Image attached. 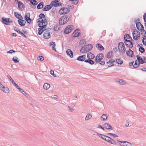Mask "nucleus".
I'll use <instances>...</instances> for the list:
<instances>
[{"label":"nucleus","instance_id":"f257e3e1","mask_svg":"<svg viewBox=\"0 0 146 146\" xmlns=\"http://www.w3.org/2000/svg\"><path fill=\"white\" fill-rule=\"evenodd\" d=\"M92 48L93 46L92 44L86 45L81 48L80 52L82 53H84L90 51L92 49Z\"/></svg>","mask_w":146,"mask_h":146},{"label":"nucleus","instance_id":"f03ea898","mask_svg":"<svg viewBox=\"0 0 146 146\" xmlns=\"http://www.w3.org/2000/svg\"><path fill=\"white\" fill-rule=\"evenodd\" d=\"M118 48L120 52L122 54L124 53L125 52L126 48L123 42H121L118 43Z\"/></svg>","mask_w":146,"mask_h":146},{"label":"nucleus","instance_id":"7ed1b4c3","mask_svg":"<svg viewBox=\"0 0 146 146\" xmlns=\"http://www.w3.org/2000/svg\"><path fill=\"white\" fill-rule=\"evenodd\" d=\"M40 20L38 21V22H39L38 26L39 27L42 26L43 27V28H45L47 24V20L46 19H40Z\"/></svg>","mask_w":146,"mask_h":146},{"label":"nucleus","instance_id":"20e7f679","mask_svg":"<svg viewBox=\"0 0 146 146\" xmlns=\"http://www.w3.org/2000/svg\"><path fill=\"white\" fill-rule=\"evenodd\" d=\"M69 19L67 16H62L60 19L59 23L60 25H62L66 23L69 20Z\"/></svg>","mask_w":146,"mask_h":146},{"label":"nucleus","instance_id":"39448f33","mask_svg":"<svg viewBox=\"0 0 146 146\" xmlns=\"http://www.w3.org/2000/svg\"><path fill=\"white\" fill-rule=\"evenodd\" d=\"M140 33L139 31H133V37L134 40H138L140 38Z\"/></svg>","mask_w":146,"mask_h":146},{"label":"nucleus","instance_id":"423d86ee","mask_svg":"<svg viewBox=\"0 0 146 146\" xmlns=\"http://www.w3.org/2000/svg\"><path fill=\"white\" fill-rule=\"evenodd\" d=\"M69 11L67 8L63 7L60 10L59 13L60 15H64L68 13Z\"/></svg>","mask_w":146,"mask_h":146},{"label":"nucleus","instance_id":"0eeeda50","mask_svg":"<svg viewBox=\"0 0 146 146\" xmlns=\"http://www.w3.org/2000/svg\"><path fill=\"white\" fill-rule=\"evenodd\" d=\"M73 29V25H68L65 29L64 32L65 34H69L72 31Z\"/></svg>","mask_w":146,"mask_h":146},{"label":"nucleus","instance_id":"6e6552de","mask_svg":"<svg viewBox=\"0 0 146 146\" xmlns=\"http://www.w3.org/2000/svg\"><path fill=\"white\" fill-rule=\"evenodd\" d=\"M103 58L104 55L102 53L98 54L96 57V63L100 62Z\"/></svg>","mask_w":146,"mask_h":146},{"label":"nucleus","instance_id":"1a4fd4ad","mask_svg":"<svg viewBox=\"0 0 146 146\" xmlns=\"http://www.w3.org/2000/svg\"><path fill=\"white\" fill-rule=\"evenodd\" d=\"M0 90L3 91L4 93H8L9 92V90L8 88L7 87L4 86L2 84L1 82H0Z\"/></svg>","mask_w":146,"mask_h":146},{"label":"nucleus","instance_id":"9d476101","mask_svg":"<svg viewBox=\"0 0 146 146\" xmlns=\"http://www.w3.org/2000/svg\"><path fill=\"white\" fill-rule=\"evenodd\" d=\"M60 0H55L52 2V5L54 7H59L62 6V4L59 2Z\"/></svg>","mask_w":146,"mask_h":146},{"label":"nucleus","instance_id":"9b49d317","mask_svg":"<svg viewBox=\"0 0 146 146\" xmlns=\"http://www.w3.org/2000/svg\"><path fill=\"white\" fill-rule=\"evenodd\" d=\"M30 14L29 13H26L25 16V19L29 23H30L31 21V19L30 18Z\"/></svg>","mask_w":146,"mask_h":146},{"label":"nucleus","instance_id":"f8f14e48","mask_svg":"<svg viewBox=\"0 0 146 146\" xmlns=\"http://www.w3.org/2000/svg\"><path fill=\"white\" fill-rule=\"evenodd\" d=\"M136 27L137 29L140 31L144 28V27L139 22H137L136 23Z\"/></svg>","mask_w":146,"mask_h":146},{"label":"nucleus","instance_id":"ddd939ff","mask_svg":"<svg viewBox=\"0 0 146 146\" xmlns=\"http://www.w3.org/2000/svg\"><path fill=\"white\" fill-rule=\"evenodd\" d=\"M115 81L118 84L121 85H124L126 84L125 80L117 78L115 79Z\"/></svg>","mask_w":146,"mask_h":146},{"label":"nucleus","instance_id":"4468645a","mask_svg":"<svg viewBox=\"0 0 146 146\" xmlns=\"http://www.w3.org/2000/svg\"><path fill=\"white\" fill-rule=\"evenodd\" d=\"M126 53L127 56L129 57H132L133 56V52L130 48L129 50H127Z\"/></svg>","mask_w":146,"mask_h":146},{"label":"nucleus","instance_id":"2eb2a0df","mask_svg":"<svg viewBox=\"0 0 146 146\" xmlns=\"http://www.w3.org/2000/svg\"><path fill=\"white\" fill-rule=\"evenodd\" d=\"M50 33L48 31H45L43 34V37L45 39H48L50 38Z\"/></svg>","mask_w":146,"mask_h":146},{"label":"nucleus","instance_id":"dca6fc26","mask_svg":"<svg viewBox=\"0 0 146 146\" xmlns=\"http://www.w3.org/2000/svg\"><path fill=\"white\" fill-rule=\"evenodd\" d=\"M2 20L4 24L7 25H8L9 23L11 22V21H9V18H5L4 17H2Z\"/></svg>","mask_w":146,"mask_h":146},{"label":"nucleus","instance_id":"f3484780","mask_svg":"<svg viewBox=\"0 0 146 146\" xmlns=\"http://www.w3.org/2000/svg\"><path fill=\"white\" fill-rule=\"evenodd\" d=\"M52 7V5L51 4L47 5L44 7L42 9V10L43 11H48Z\"/></svg>","mask_w":146,"mask_h":146},{"label":"nucleus","instance_id":"a211bd4d","mask_svg":"<svg viewBox=\"0 0 146 146\" xmlns=\"http://www.w3.org/2000/svg\"><path fill=\"white\" fill-rule=\"evenodd\" d=\"M130 38L131 39V38L129 34H126L124 35V39L126 42H128L131 41L130 40H128Z\"/></svg>","mask_w":146,"mask_h":146},{"label":"nucleus","instance_id":"6ab92c4d","mask_svg":"<svg viewBox=\"0 0 146 146\" xmlns=\"http://www.w3.org/2000/svg\"><path fill=\"white\" fill-rule=\"evenodd\" d=\"M85 58L86 55H84L79 56L77 58V59L79 61H83L85 60Z\"/></svg>","mask_w":146,"mask_h":146},{"label":"nucleus","instance_id":"aec40b11","mask_svg":"<svg viewBox=\"0 0 146 146\" xmlns=\"http://www.w3.org/2000/svg\"><path fill=\"white\" fill-rule=\"evenodd\" d=\"M67 55L70 58H72L73 57V53L72 51L70 49L67 50L66 51Z\"/></svg>","mask_w":146,"mask_h":146},{"label":"nucleus","instance_id":"412c9836","mask_svg":"<svg viewBox=\"0 0 146 146\" xmlns=\"http://www.w3.org/2000/svg\"><path fill=\"white\" fill-rule=\"evenodd\" d=\"M115 62V61L114 60L112 59H110V60L107 62L106 63L108 64H110L108 65V66L109 67H111L114 65V64H113V63L114 62Z\"/></svg>","mask_w":146,"mask_h":146},{"label":"nucleus","instance_id":"4be33fe9","mask_svg":"<svg viewBox=\"0 0 146 146\" xmlns=\"http://www.w3.org/2000/svg\"><path fill=\"white\" fill-rule=\"evenodd\" d=\"M104 127L106 129H111V130L113 129V128L112 126L110 125L109 123H105L103 125Z\"/></svg>","mask_w":146,"mask_h":146},{"label":"nucleus","instance_id":"5701e85b","mask_svg":"<svg viewBox=\"0 0 146 146\" xmlns=\"http://www.w3.org/2000/svg\"><path fill=\"white\" fill-rule=\"evenodd\" d=\"M137 60L139 62V63H140V64H142L144 63V60H143V58H141L139 55H137Z\"/></svg>","mask_w":146,"mask_h":146},{"label":"nucleus","instance_id":"b1692460","mask_svg":"<svg viewBox=\"0 0 146 146\" xmlns=\"http://www.w3.org/2000/svg\"><path fill=\"white\" fill-rule=\"evenodd\" d=\"M18 3L19 9L20 10H22V9L24 8V4L20 1H19Z\"/></svg>","mask_w":146,"mask_h":146},{"label":"nucleus","instance_id":"393cba45","mask_svg":"<svg viewBox=\"0 0 146 146\" xmlns=\"http://www.w3.org/2000/svg\"><path fill=\"white\" fill-rule=\"evenodd\" d=\"M18 21L19 24L21 26H24L25 25L26 21L24 20H20V19H19Z\"/></svg>","mask_w":146,"mask_h":146},{"label":"nucleus","instance_id":"a878e982","mask_svg":"<svg viewBox=\"0 0 146 146\" xmlns=\"http://www.w3.org/2000/svg\"><path fill=\"white\" fill-rule=\"evenodd\" d=\"M94 55L91 52H88L87 54V57L88 59H93L94 58Z\"/></svg>","mask_w":146,"mask_h":146},{"label":"nucleus","instance_id":"bb28decb","mask_svg":"<svg viewBox=\"0 0 146 146\" xmlns=\"http://www.w3.org/2000/svg\"><path fill=\"white\" fill-rule=\"evenodd\" d=\"M40 28H39L38 29V34L39 35H41L42 32L45 30V29L44 30V29L45 28H43V27L42 26L40 27Z\"/></svg>","mask_w":146,"mask_h":146},{"label":"nucleus","instance_id":"cd10ccee","mask_svg":"<svg viewBox=\"0 0 146 146\" xmlns=\"http://www.w3.org/2000/svg\"><path fill=\"white\" fill-rule=\"evenodd\" d=\"M96 47L98 48L100 50H104V49L103 46L100 43L97 44L96 45Z\"/></svg>","mask_w":146,"mask_h":146},{"label":"nucleus","instance_id":"c85d7f7f","mask_svg":"<svg viewBox=\"0 0 146 146\" xmlns=\"http://www.w3.org/2000/svg\"><path fill=\"white\" fill-rule=\"evenodd\" d=\"M80 33L78 32V30H75L73 33V36L74 37H76L79 36Z\"/></svg>","mask_w":146,"mask_h":146},{"label":"nucleus","instance_id":"c756f323","mask_svg":"<svg viewBox=\"0 0 146 146\" xmlns=\"http://www.w3.org/2000/svg\"><path fill=\"white\" fill-rule=\"evenodd\" d=\"M108 118L106 114H105L102 115L101 117V120L102 121H105Z\"/></svg>","mask_w":146,"mask_h":146},{"label":"nucleus","instance_id":"7c9ffc66","mask_svg":"<svg viewBox=\"0 0 146 146\" xmlns=\"http://www.w3.org/2000/svg\"><path fill=\"white\" fill-rule=\"evenodd\" d=\"M92 59H88V60H86L84 62L86 63H88L91 65L93 64L94 63V61L92 60Z\"/></svg>","mask_w":146,"mask_h":146},{"label":"nucleus","instance_id":"2f4dec72","mask_svg":"<svg viewBox=\"0 0 146 146\" xmlns=\"http://www.w3.org/2000/svg\"><path fill=\"white\" fill-rule=\"evenodd\" d=\"M50 87V85L46 83H45L44 84L43 86V88L46 90H47Z\"/></svg>","mask_w":146,"mask_h":146},{"label":"nucleus","instance_id":"473e14b6","mask_svg":"<svg viewBox=\"0 0 146 146\" xmlns=\"http://www.w3.org/2000/svg\"><path fill=\"white\" fill-rule=\"evenodd\" d=\"M14 15L15 16L17 19H23V17L20 14L18 13L17 12H15L14 13Z\"/></svg>","mask_w":146,"mask_h":146},{"label":"nucleus","instance_id":"72a5a7b5","mask_svg":"<svg viewBox=\"0 0 146 146\" xmlns=\"http://www.w3.org/2000/svg\"><path fill=\"white\" fill-rule=\"evenodd\" d=\"M107 142L113 145H115L116 143L115 141L110 137H109V139H108V141Z\"/></svg>","mask_w":146,"mask_h":146},{"label":"nucleus","instance_id":"f704fd0d","mask_svg":"<svg viewBox=\"0 0 146 146\" xmlns=\"http://www.w3.org/2000/svg\"><path fill=\"white\" fill-rule=\"evenodd\" d=\"M128 42H129V44H127L126 42H125L124 43L127 47H129V48H132L133 47L132 42L131 41H129Z\"/></svg>","mask_w":146,"mask_h":146},{"label":"nucleus","instance_id":"c9c22d12","mask_svg":"<svg viewBox=\"0 0 146 146\" xmlns=\"http://www.w3.org/2000/svg\"><path fill=\"white\" fill-rule=\"evenodd\" d=\"M50 46H52V49L54 50L56 52V50L55 48H54V47L55 46L56 44L55 43V42H51L50 43Z\"/></svg>","mask_w":146,"mask_h":146},{"label":"nucleus","instance_id":"e433bc0d","mask_svg":"<svg viewBox=\"0 0 146 146\" xmlns=\"http://www.w3.org/2000/svg\"><path fill=\"white\" fill-rule=\"evenodd\" d=\"M44 5V3L43 2H40L37 6V8L38 9H41L43 8Z\"/></svg>","mask_w":146,"mask_h":146},{"label":"nucleus","instance_id":"4c0bfd02","mask_svg":"<svg viewBox=\"0 0 146 146\" xmlns=\"http://www.w3.org/2000/svg\"><path fill=\"white\" fill-rule=\"evenodd\" d=\"M140 31L142 35L146 38V31L144 30V28Z\"/></svg>","mask_w":146,"mask_h":146},{"label":"nucleus","instance_id":"58836bf2","mask_svg":"<svg viewBox=\"0 0 146 146\" xmlns=\"http://www.w3.org/2000/svg\"><path fill=\"white\" fill-rule=\"evenodd\" d=\"M92 117V115L91 114H88L86 117L85 120L86 121L90 119Z\"/></svg>","mask_w":146,"mask_h":146},{"label":"nucleus","instance_id":"ea45409f","mask_svg":"<svg viewBox=\"0 0 146 146\" xmlns=\"http://www.w3.org/2000/svg\"><path fill=\"white\" fill-rule=\"evenodd\" d=\"M29 1L30 2L34 5H36L38 3V2L36 0H29Z\"/></svg>","mask_w":146,"mask_h":146},{"label":"nucleus","instance_id":"a19ab883","mask_svg":"<svg viewBox=\"0 0 146 146\" xmlns=\"http://www.w3.org/2000/svg\"><path fill=\"white\" fill-rule=\"evenodd\" d=\"M112 52L111 51H109L107 54V57L108 58H110L112 56Z\"/></svg>","mask_w":146,"mask_h":146},{"label":"nucleus","instance_id":"79ce46f5","mask_svg":"<svg viewBox=\"0 0 146 146\" xmlns=\"http://www.w3.org/2000/svg\"><path fill=\"white\" fill-rule=\"evenodd\" d=\"M138 62L137 61V60L135 61V64L133 65V67L134 68H137L139 66L140 63H139L137 64Z\"/></svg>","mask_w":146,"mask_h":146},{"label":"nucleus","instance_id":"37998d69","mask_svg":"<svg viewBox=\"0 0 146 146\" xmlns=\"http://www.w3.org/2000/svg\"><path fill=\"white\" fill-rule=\"evenodd\" d=\"M12 60L15 63H18L19 61L17 57H13L12 58Z\"/></svg>","mask_w":146,"mask_h":146},{"label":"nucleus","instance_id":"c03bdc74","mask_svg":"<svg viewBox=\"0 0 146 146\" xmlns=\"http://www.w3.org/2000/svg\"><path fill=\"white\" fill-rule=\"evenodd\" d=\"M116 62L119 64H121L123 63L122 60L121 59H117L116 60Z\"/></svg>","mask_w":146,"mask_h":146},{"label":"nucleus","instance_id":"a18cd8bd","mask_svg":"<svg viewBox=\"0 0 146 146\" xmlns=\"http://www.w3.org/2000/svg\"><path fill=\"white\" fill-rule=\"evenodd\" d=\"M107 134L109 135H110L111 136H113L114 138L117 137H118L117 135L113 133H108Z\"/></svg>","mask_w":146,"mask_h":146},{"label":"nucleus","instance_id":"49530a36","mask_svg":"<svg viewBox=\"0 0 146 146\" xmlns=\"http://www.w3.org/2000/svg\"><path fill=\"white\" fill-rule=\"evenodd\" d=\"M118 143L120 144V145L121 146H125L124 144V142H127V141H118Z\"/></svg>","mask_w":146,"mask_h":146},{"label":"nucleus","instance_id":"de8ad7c7","mask_svg":"<svg viewBox=\"0 0 146 146\" xmlns=\"http://www.w3.org/2000/svg\"><path fill=\"white\" fill-rule=\"evenodd\" d=\"M139 50L142 53L144 52L145 51L144 48L143 47H139Z\"/></svg>","mask_w":146,"mask_h":146},{"label":"nucleus","instance_id":"09e8293b","mask_svg":"<svg viewBox=\"0 0 146 146\" xmlns=\"http://www.w3.org/2000/svg\"><path fill=\"white\" fill-rule=\"evenodd\" d=\"M59 29V26L58 25H55L54 27V30L55 31H57Z\"/></svg>","mask_w":146,"mask_h":146},{"label":"nucleus","instance_id":"8fccbe9b","mask_svg":"<svg viewBox=\"0 0 146 146\" xmlns=\"http://www.w3.org/2000/svg\"><path fill=\"white\" fill-rule=\"evenodd\" d=\"M86 43V41L84 39L81 40L80 42V44L82 45L85 44Z\"/></svg>","mask_w":146,"mask_h":146},{"label":"nucleus","instance_id":"3c124183","mask_svg":"<svg viewBox=\"0 0 146 146\" xmlns=\"http://www.w3.org/2000/svg\"><path fill=\"white\" fill-rule=\"evenodd\" d=\"M7 77L10 80L12 84L15 82L12 78H11V76L9 75H8Z\"/></svg>","mask_w":146,"mask_h":146},{"label":"nucleus","instance_id":"603ef678","mask_svg":"<svg viewBox=\"0 0 146 146\" xmlns=\"http://www.w3.org/2000/svg\"><path fill=\"white\" fill-rule=\"evenodd\" d=\"M68 110L70 112H73L74 110V108H71L69 106H68Z\"/></svg>","mask_w":146,"mask_h":146},{"label":"nucleus","instance_id":"864d4df0","mask_svg":"<svg viewBox=\"0 0 146 146\" xmlns=\"http://www.w3.org/2000/svg\"><path fill=\"white\" fill-rule=\"evenodd\" d=\"M124 143H127L126 145H125V146H134L132 145V144L129 142L127 141V142H124Z\"/></svg>","mask_w":146,"mask_h":146},{"label":"nucleus","instance_id":"5fc2aeb1","mask_svg":"<svg viewBox=\"0 0 146 146\" xmlns=\"http://www.w3.org/2000/svg\"><path fill=\"white\" fill-rule=\"evenodd\" d=\"M40 61H43L44 60V58L42 56H39L37 58Z\"/></svg>","mask_w":146,"mask_h":146},{"label":"nucleus","instance_id":"6e6d98bb","mask_svg":"<svg viewBox=\"0 0 146 146\" xmlns=\"http://www.w3.org/2000/svg\"><path fill=\"white\" fill-rule=\"evenodd\" d=\"M14 29L18 33L20 34V33H21V31L20 30L18 29L16 27L14 28Z\"/></svg>","mask_w":146,"mask_h":146},{"label":"nucleus","instance_id":"4d7b16f0","mask_svg":"<svg viewBox=\"0 0 146 146\" xmlns=\"http://www.w3.org/2000/svg\"><path fill=\"white\" fill-rule=\"evenodd\" d=\"M39 17L40 18V19H42L45 18V16L43 14L41 13L39 15Z\"/></svg>","mask_w":146,"mask_h":146},{"label":"nucleus","instance_id":"13d9d810","mask_svg":"<svg viewBox=\"0 0 146 146\" xmlns=\"http://www.w3.org/2000/svg\"><path fill=\"white\" fill-rule=\"evenodd\" d=\"M143 38L142 42L144 45H146V38H144L143 37Z\"/></svg>","mask_w":146,"mask_h":146},{"label":"nucleus","instance_id":"bf43d9fd","mask_svg":"<svg viewBox=\"0 0 146 146\" xmlns=\"http://www.w3.org/2000/svg\"><path fill=\"white\" fill-rule=\"evenodd\" d=\"M143 18L144 20V21L146 23V13H145L143 15Z\"/></svg>","mask_w":146,"mask_h":146},{"label":"nucleus","instance_id":"052dcab7","mask_svg":"<svg viewBox=\"0 0 146 146\" xmlns=\"http://www.w3.org/2000/svg\"><path fill=\"white\" fill-rule=\"evenodd\" d=\"M97 135L100 137L101 138L103 136H104L103 135L99 133H97Z\"/></svg>","mask_w":146,"mask_h":146},{"label":"nucleus","instance_id":"680f3d73","mask_svg":"<svg viewBox=\"0 0 146 146\" xmlns=\"http://www.w3.org/2000/svg\"><path fill=\"white\" fill-rule=\"evenodd\" d=\"M50 74L53 75L54 76H56L54 74V71L53 70H51L50 72Z\"/></svg>","mask_w":146,"mask_h":146},{"label":"nucleus","instance_id":"e2e57ef3","mask_svg":"<svg viewBox=\"0 0 146 146\" xmlns=\"http://www.w3.org/2000/svg\"><path fill=\"white\" fill-rule=\"evenodd\" d=\"M20 34H21L22 36H23L25 38H27V36L25 35L22 32H21V33H20Z\"/></svg>","mask_w":146,"mask_h":146},{"label":"nucleus","instance_id":"0e129e2a","mask_svg":"<svg viewBox=\"0 0 146 146\" xmlns=\"http://www.w3.org/2000/svg\"><path fill=\"white\" fill-rule=\"evenodd\" d=\"M25 96L27 97H28V95L26 94L25 92L23 91V92H21Z\"/></svg>","mask_w":146,"mask_h":146},{"label":"nucleus","instance_id":"69168bd1","mask_svg":"<svg viewBox=\"0 0 146 146\" xmlns=\"http://www.w3.org/2000/svg\"><path fill=\"white\" fill-rule=\"evenodd\" d=\"M98 128H101V129L103 130H104V127H102L100 125H99L98 126Z\"/></svg>","mask_w":146,"mask_h":146},{"label":"nucleus","instance_id":"338daca9","mask_svg":"<svg viewBox=\"0 0 146 146\" xmlns=\"http://www.w3.org/2000/svg\"><path fill=\"white\" fill-rule=\"evenodd\" d=\"M105 64V62L104 61H102L100 63V64L102 65H104Z\"/></svg>","mask_w":146,"mask_h":146},{"label":"nucleus","instance_id":"774afa93","mask_svg":"<svg viewBox=\"0 0 146 146\" xmlns=\"http://www.w3.org/2000/svg\"><path fill=\"white\" fill-rule=\"evenodd\" d=\"M133 63L134 62H131L130 63H129V65L130 66H132L133 65Z\"/></svg>","mask_w":146,"mask_h":146}]
</instances>
